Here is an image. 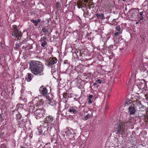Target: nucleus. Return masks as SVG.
Masks as SVG:
<instances>
[{
  "label": "nucleus",
  "mask_w": 148,
  "mask_h": 148,
  "mask_svg": "<svg viewBox=\"0 0 148 148\" xmlns=\"http://www.w3.org/2000/svg\"><path fill=\"white\" fill-rule=\"evenodd\" d=\"M65 133L67 136H71L73 134L74 132L71 128H66V129Z\"/></svg>",
  "instance_id": "obj_9"
},
{
  "label": "nucleus",
  "mask_w": 148,
  "mask_h": 148,
  "mask_svg": "<svg viewBox=\"0 0 148 148\" xmlns=\"http://www.w3.org/2000/svg\"><path fill=\"white\" fill-rule=\"evenodd\" d=\"M93 95H90L88 96V103H91L92 102L93 100Z\"/></svg>",
  "instance_id": "obj_22"
},
{
  "label": "nucleus",
  "mask_w": 148,
  "mask_h": 148,
  "mask_svg": "<svg viewBox=\"0 0 148 148\" xmlns=\"http://www.w3.org/2000/svg\"><path fill=\"white\" fill-rule=\"evenodd\" d=\"M29 68L32 73L35 75L40 76L44 75V66L39 61L34 60L31 61Z\"/></svg>",
  "instance_id": "obj_1"
},
{
  "label": "nucleus",
  "mask_w": 148,
  "mask_h": 148,
  "mask_svg": "<svg viewBox=\"0 0 148 148\" xmlns=\"http://www.w3.org/2000/svg\"><path fill=\"white\" fill-rule=\"evenodd\" d=\"M115 29L116 31H119V32H120V31L121 29V28L120 26H117L115 27Z\"/></svg>",
  "instance_id": "obj_37"
},
{
  "label": "nucleus",
  "mask_w": 148,
  "mask_h": 148,
  "mask_svg": "<svg viewBox=\"0 0 148 148\" xmlns=\"http://www.w3.org/2000/svg\"><path fill=\"white\" fill-rule=\"evenodd\" d=\"M68 111L69 112L75 114L78 113V111L76 110H75L73 108H70L68 110Z\"/></svg>",
  "instance_id": "obj_18"
},
{
  "label": "nucleus",
  "mask_w": 148,
  "mask_h": 148,
  "mask_svg": "<svg viewBox=\"0 0 148 148\" xmlns=\"http://www.w3.org/2000/svg\"><path fill=\"white\" fill-rule=\"evenodd\" d=\"M84 16L86 18H90V15L87 9H86V11L84 12Z\"/></svg>",
  "instance_id": "obj_19"
},
{
  "label": "nucleus",
  "mask_w": 148,
  "mask_h": 148,
  "mask_svg": "<svg viewBox=\"0 0 148 148\" xmlns=\"http://www.w3.org/2000/svg\"><path fill=\"white\" fill-rule=\"evenodd\" d=\"M145 99H146V100L148 101V94H145Z\"/></svg>",
  "instance_id": "obj_42"
},
{
  "label": "nucleus",
  "mask_w": 148,
  "mask_h": 148,
  "mask_svg": "<svg viewBox=\"0 0 148 148\" xmlns=\"http://www.w3.org/2000/svg\"><path fill=\"white\" fill-rule=\"evenodd\" d=\"M125 127L122 124H119L116 127L114 132L117 134H120L123 136L125 134Z\"/></svg>",
  "instance_id": "obj_3"
},
{
  "label": "nucleus",
  "mask_w": 148,
  "mask_h": 148,
  "mask_svg": "<svg viewBox=\"0 0 148 148\" xmlns=\"http://www.w3.org/2000/svg\"><path fill=\"white\" fill-rule=\"evenodd\" d=\"M56 8L58 9V8H60L61 7V4L59 2H57L56 4Z\"/></svg>",
  "instance_id": "obj_24"
},
{
  "label": "nucleus",
  "mask_w": 148,
  "mask_h": 148,
  "mask_svg": "<svg viewBox=\"0 0 148 148\" xmlns=\"http://www.w3.org/2000/svg\"><path fill=\"white\" fill-rule=\"evenodd\" d=\"M27 121V119H23L19 122V123L18 124V127L20 128L23 127L26 125Z\"/></svg>",
  "instance_id": "obj_10"
},
{
  "label": "nucleus",
  "mask_w": 148,
  "mask_h": 148,
  "mask_svg": "<svg viewBox=\"0 0 148 148\" xmlns=\"http://www.w3.org/2000/svg\"><path fill=\"white\" fill-rule=\"evenodd\" d=\"M90 115L89 114H87L86 115H85L83 118V119L85 121L87 120L90 116Z\"/></svg>",
  "instance_id": "obj_28"
},
{
  "label": "nucleus",
  "mask_w": 148,
  "mask_h": 148,
  "mask_svg": "<svg viewBox=\"0 0 148 148\" xmlns=\"http://www.w3.org/2000/svg\"><path fill=\"white\" fill-rule=\"evenodd\" d=\"M121 34L120 32H115L114 33V36L116 37L119 34Z\"/></svg>",
  "instance_id": "obj_38"
},
{
  "label": "nucleus",
  "mask_w": 148,
  "mask_h": 148,
  "mask_svg": "<svg viewBox=\"0 0 148 148\" xmlns=\"http://www.w3.org/2000/svg\"><path fill=\"white\" fill-rule=\"evenodd\" d=\"M143 12H140V13H139V14L140 16V19L139 21V22L140 21H141V20H143L144 19L143 17Z\"/></svg>",
  "instance_id": "obj_32"
},
{
  "label": "nucleus",
  "mask_w": 148,
  "mask_h": 148,
  "mask_svg": "<svg viewBox=\"0 0 148 148\" xmlns=\"http://www.w3.org/2000/svg\"><path fill=\"white\" fill-rule=\"evenodd\" d=\"M129 12L131 14L130 18H135L136 17L137 12L136 11L134 8L132 9Z\"/></svg>",
  "instance_id": "obj_8"
},
{
  "label": "nucleus",
  "mask_w": 148,
  "mask_h": 148,
  "mask_svg": "<svg viewBox=\"0 0 148 148\" xmlns=\"http://www.w3.org/2000/svg\"><path fill=\"white\" fill-rule=\"evenodd\" d=\"M30 21L31 22H32L34 24L35 26H37L38 25V23L36 20H34V19H32Z\"/></svg>",
  "instance_id": "obj_25"
},
{
  "label": "nucleus",
  "mask_w": 148,
  "mask_h": 148,
  "mask_svg": "<svg viewBox=\"0 0 148 148\" xmlns=\"http://www.w3.org/2000/svg\"><path fill=\"white\" fill-rule=\"evenodd\" d=\"M89 79V77L87 75H83L81 77V78L80 80L83 81L84 82V84L88 82Z\"/></svg>",
  "instance_id": "obj_12"
},
{
  "label": "nucleus",
  "mask_w": 148,
  "mask_h": 148,
  "mask_svg": "<svg viewBox=\"0 0 148 148\" xmlns=\"http://www.w3.org/2000/svg\"><path fill=\"white\" fill-rule=\"evenodd\" d=\"M97 84V83L96 82H95L93 83V85L94 86H95Z\"/></svg>",
  "instance_id": "obj_49"
},
{
  "label": "nucleus",
  "mask_w": 148,
  "mask_h": 148,
  "mask_svg": "<svg viewBox=\"0 0 148 148\" xmlns=\"http://www.w3.org/2000/svg\"><path fill=\"white\" fill-rule=\"evenodd\" d=\"M2 109H1L0 108V114H2Z\"/></svg>",
  "instance_id": "obj_48"
},
{
  "label": "nucleus",
  "mask_w": 148,
  "mask_h": 148,
  "mask_svg": "<svg viewBox=\"0 0 148 148\" xmlns=\"http://www.w3.org/2000/svg\"><path fill=\"white\" fill-rule=\"evenodd\" d=\"M51 128H52V127H51V126H49L47 128V130H48V132L49 133V134H50V132H51Z\"/></svg>",
  "instance_id": "obj_36"
},
{
  "label": "nucleus",
  "mask_w": 148,
  "mask_h": 148,
  "mask_svg": "<svg viewBox=\"0 0 148 148\" xmlns=\"http://www.w3.org/2000/svg\"><path fill=\"white\" fill-rule=\"evenodd\" d=\"M43 130L44 133L43 134L45 135L49 134L47 130V128L45 127H43Z\"/></svg>",
  "instance_id": "obj_23"
},
{
  "label": "nucleus",
  "mask_w": 148,
  "mask_h": 148,
  "mask_svg": "<svg viewBox=\"0 0 148 148\" xmlns=\"http://www.w3.org/2000/svg\"><path fill=\"white\" fill-rule=\"evenodd\" d=\"M53 117L51 116H48L46 118V121L47 122V123H51L52 124V123L53 122Z\"/></svg>",
  "instance_id": "obj_14"
},
{
  "label": "nucleus",
  "mask_w": 148,
  "mask_h": 148,
  "mask_svg": "<svg viewBox=\"0 0 148 148\" xmlns=\"http://www.w3.org/2000/svg\"><path fill=\"white\" fill-rule=\"evenodd\" d=\"M34 75L32 74L31 73H28L27 74V75L25 78V79L28 82H29L32 80V79Z\"/></svg>",
  "instance_id": "obj_15"
},
{
  "label": "nucleus",
  "mask_w": 148,
  "mask_h": 148,
  "mask_svg": "<svg viewBox=\"0 0 148 148\" xmlns=\"http://www.w3.org/2000/svg\"><path fill=\"white\" fill-rule=\"evenodd\" d=\"M43 86H41L39 89L40 92L45 97H49L47 96V90L46 87L44 88Z\"/></svg>",
  "instance_id": "obj_7"
},
{
  "label": "nucleus",
  "mask_w": 148,
  "mask_h": 148,
  "mask_svg": "<svg viewBox=\"0 0 148 148\" xmlns=\"http://www.w3.org/2000/svg\"><path fill=\"white\" fill-rule=\"evenodd\" d=\"M45 110L43 109H37L35 110L34 113L37 116L36 118L39 119L40 118L42 117L45 114Z\"/></svg>",
  "instance_id": "obj_5"
},
{
  "label": "nucleus",
  "mask_w": 148,
  "mask_h": 148,
  "mask_svg": "<svg viewBox=\"0 0 148 148\" xmlns=\"http://www.w3.org/2000/svg\"><path fill=\"white\" fill-rule=\"evenodd\" d=\"M143 106L139 99H136V100L133 101V105H130L128 108L130 114L131 115L134 114L135 112H136V108H138L140 109Z\"/></svg>",
  "instance_id": "obj_2"
},
{
  "label": "nucleus",
  "mask_w": 148,
  "mask_h": 148,
  "mask_svg": "<svg viewBox=\"0 0 148 148\" xmlns=\"http://www.w3.org/2000/svg\"><path fill=\"white\" fill-rule=\"evenodd\" d=\"M43 34H42L41 35V36H43Z\"/></svg>",
  "instance_id": "obj_53"
},
{
  "label": "nucleus",
  "mask_w": 148,
  "mask_h": 148,
  "mask_svg": "<svg viewBox=\"0 0 148 148\" xmlns=\"http://www.w3.org/2000/svg\"><path fill=\"white\" fill-rule=\"evenodd\" d=\"M138 69L140 70V74L143 77H146L148 75V71L144 66H140Z\"/></svg>",
  "instance_id": "obj_6"
},
{
  "label": "nucleus",
  "mask_w": 148,
  "mask_h": 148,
  "mask_svg": "<svg viewBox=\"0 0 148 148\" xmlns=\"http://www.w3.org/2000/svg\"><path fill=\"white\" fill-rule=\"evenodd\" d=\"M15 45L16 46L14 47V49L15 50H19L20 48V46L19 45V44L16 43Z\"/></svg>",
  "instance_id": "obj_26"
},
{
  "label": "nucleus",
  "mask_w": 148,
  "mask_h": 148,
  "mask_svg": "<svg viewBox=\"0 0 148 148\" xmlns=\"http://www.w3.org/2000/svg\"><path fill=\"white\" fill-rule=\"evenodd\" d=\"M137 112H136V113H135V116L136 117H140V116H143L141 114H140V113H139V112L138 113V114H137Z\"/></svg>",
  "instance_id": "obj_33"
},
{
  "label": "nucleus",
  "mask_w": 148,
  "mask_h": 148,
  "mask_svg": "<svg viewBox=\"0 0 148 148\" xmlns=\"http://www.w3.org/2000/svg\"><path fill=\"white\" fill-rule=\"evenodd\" d=\"M60 9H57V10L56 11V14L57 15H58L59 14V13L58 12H59V10H60Z\"/></svg>",
  "instance_id": "obj_40"
},
{
  "label": "nucleus",
  "mask_w": 148,
  "mask_h": 148,
  "mask_svg": "<svg viewBox=\"0 0 148 148\" xmlns=\"http://www.w3.org/2000/svg\"><path fill=\"white\" fill-rule=\"evenodd\" d=\"M42 31L44 33L47 32H48L49 29H47V27L45 26L42 28Z\"/></svg>",
  "instance_id": "obj_27"
},
{
  "label": "nucleus",
  "mask_w": 148,
  "mask_h": 148,
  "mask_svg": "<svg viewBox=\"0 0 148 148\" xmlns=\"http://www.w3.org/2000/svg\"><path fill=\"white\" fill-rule=\"evenodd\" d=\"M16 116H17V119L18 120H19L21 119V116L20 114H18L17 115H16Z\"/></svg>",
  "instance_id": "obj_39"
},
{
  "label": "nucleus",
  "mask_w": 148,
  "mask_h": 148,
  "mask_svg": "<svg viewBox=\"0 0 148 148\" xmlns=\"http://www.w3.org/2000/svg\"><path fill=\"white\" fill-rule=\"evenodd\" d=\"M38 102L40 105H43L44 103V101L42 99H39Z\"/></svg>",
  "instance_id": "obj_30"
},
{
  "label": "nucleus",
  "mask_w": 148,
  "mask_h": 148,
  "mask_svg": "<svg viewBox=\"0 0 148 148\" xmlns=\"http://www.w3.org/2000/svg\"><path fill=\"white\" fill-rule=\"evenodd\" d=\"M35 108V107L34 106H31V107H30V108L29 109L30 111H32V112H33Z\"/></svg>",
  "instance_id": "obj_35"
},
{
  "label": "nucleus",
  "mask_w": 148,
  "mask_h": 148,
  "mask_svg": "<svg viewBox=\"0 0 148 148\" xmlns=\"http://www.w3.org/2000/svg\"><path fill=\"white\" fill-rule=\"evenodd\" d=\"M4 115L2 114H0V121L1 122L4 120Z\"/></svg>",
  "instance_id": "obj_31"
},
{
  "label": "nucleus",
  "mask_w": 148,
  "mask_h": 148,
  "mask_svg": "<svg viewBox=\"0 0 148 148\" xmlns=\"http://www.w3.org/2000/svg\"><path fill=\"white\" fill-rule=\"evenodd\" d=\"M47 99L48 101V103L51 106H53L55 105L56 103L54 101H53V99L50 98L49 97H47Z\"/></svg>",
  "instance_id": "obj_13"
},
{
  "label": "nucleus",
  "mask_w": 148,
  "mask_h": 148,
  "mask_svg": "<svg viewBox=\"0 0 148 148\" xmlns=\"http://www.w3.org/2000/svg\"><path fill=\"white\" fill-rule=\"evenodd\" d=\"M12 36L14 37L19 38L21 37L22 36L23 34L21 32H19L17 29V26L16 25H13L12 26Z\"/></svg>",
  "instance_id": "obj_4"
},
{
  "label": "nucleus",
  "mask_w": 148,
  "mask_h": 148,
  "mask_svg": "<svg viewBox=\"0 0 148 148\" xmlns=\"http://www.w3.org/2000/svg\"><path fill=\"white\" fill-rule=\"evenodd\" d=\"M140 37L141 38H143V40H145L144 39V37L143 35H142V36H141Z\"/></svg>",
  "instance_id": "obj_45"
},
{
  "label": "nucleus",
  "mask_w": 148,
  "mask_h": 148,
  "mask_svg": "<svg viewBox=\"0 0 148 148\" xmlns=\"http://www.w3.org/2000/svg\"><path fill=\"white\" fill-rule=\"evenodd\" d=\"M57 59L56 58H51L49 61L48 62V64L50 66H51L56 64L57 62Z\"/></svg>",
  "instance_id": "obj_11"
},
{
  "label": "nucleus",
  "mask_w": 148,
  "mask_h": 148,
  "mask_svg": "<svg viewBox=\"0 0 148 148\" xmlns=\"http://www.w3.org/2000/svg\"><path fill=\"white\" fill-rule=\"evenodd\" d=\"M41 42V47L45 48L47 46V41H39Z\"/></svg>",
  "instance_id": "obj_17"
},
{
  "label": "nucleus",
  "mask_w": 148,
  "mask_h": 148,
  "mask_svg": "<svg viewBox=\"0 0 148 148\" xmlns=\"http://www.w3.org/2000/svg\"><path fill=\"white\" fill-rule=\"evenodd\" d=\"M16 107L18 110H21L23 108V106L21 104H18L16 106Z\"/></svg>",
  "instance_id": "obj_21"
},
{
  "label": "nucleus",
  "mask_w": 148,
  "mask_h": 148,
  "mask_svg": "<svg viewBox=\"0 0 148 148\" xmlns=\"http://www.w3.org/2000/svg\"><path fill=\"white\" fill-rule=\"evenodd\" d=\"M131 101L133 102V101L132 100H131V98H130V99L129 98H127L125 102V105H130V104H131V105H132Z\"/></svg>",
  "instance_id": "obj_20"
},
{
  "label": "nucleus",
  "mask_w": 148,
  "mask_h": 148,
  "mask_svg": "<svg viewBox=\"0 0 148 148\" xmlns=\"http://www.w3.org/2000/svg\"><path fill=\"white\" fill-rule=\"evenodd\" d=\"M138 23V22H136V24H137Z\"/></svg>",
  "instance_id": "obj_50"
},
{
  "label": "nucleus",
  "mask_w": 148,
  "mask_h": 148,
  "mask_svg": "<svg viewBox=\"0 0 148 148\" xmlns=\"http://www.w3.org/2000/svg\"><path fill=\"white\" fill-rule=\"evenodd\" d=\"M64 64H69L68 61L67 60H65L64 61Z\"/></svg>",
  "instance_id": "obj_44"
},
{
  "label": "nucleus",
  "mask_w": 148,
  "mask_h": 148,
  "mask_svg": "<svg viewBox=\"0 0 148 148\" xmlns=\"http://www.w3.org/2000/svg\"><path fill=\"white\" fill-rule=\"evenodd\" d=\"M48 41V40L47 39V37L45 36H43L41 37L40 40L39 41Z\"/></svg>",
  "instance_id": "obj_29"
},
{
  "label": "nucleus",
  "mask_w": 148,
  "mask_h": 148,
  "mask_svg": "<svg viewBox=\"0 0 148 148\" xmlns=\"http://www.w3.org/2000/svg\"><path fill=\"white\" fill-rule=\"evenodd\" d=\"M96 16L98 18L101 19L102 20H103L105 18L103 13H97L96 14Z\"/></svg>",
  "instance_id": "obj_16"
},
{
  "label": "nucleus",
  "mask_w": 148,
  "mask_h": 148,
  "mask_svg": "<svg viewBox=\"0 0 148 148\" xmlns=\"http://www.w3.org/2000/svg\"><path fill=\"white\" fill-rule=\"evenodd\" d=\"M22 48L25 50H28V48L27 46H23V47Z\"/></svg>",
  "instance_id": "obj_41"
},
{
  "label": "nucleus",
  "mask_w": 148,
  "mask_h": 148,
  "mask_svg": "<svg viewBox=\"0 0 148 148\" xmlns=\"http://www.w3.org/2000/svg\"><path fill=\"white\" fill-rule=\"evenodd\" d=\"M122 0L123 1H125L126 0Z\"/></svg>",
  "instance_id": "obj_51"
},
{
  "label": "nucleus",
  "mask_w": 148,
  "mask_h": 148,
  "mask_svg": "<svg viewBox=\"0 0 148 148\" xmlns=\"http://www.w3.org/2000/svg\"><path fill=\"white\" fill-rule=\"evenodd\" d=\"M125 10H127V9L125 8Z\"/></svg>",
  "instance_id": "obj_52"
},
{
  "label": "nucleus",
  "mask_w": 148,
  "mask_h": 148,
  "mask_svg": "<svg viewBox=\"0 0 148 148\" xmlns=\"http://www.w3.org/2000/svg\"><path fill=\"white\" fill-rule=\"evenodd\" d=\"M40 19H38L37 20V23H38H38L40 22Z\"/></svg>",
  "instance_id": "obj_47"
},
{
  "label": "nucleus",
  "mask_w": 148,
  "mask_h": 148,
  "mask_svg": "<svg viewBox=\"0 0 148 148\" xmlns=\"http://www.w3.org/2000/svg\"><path fill=\"white\" fill-rule=\"evenodd\" d=\"M39 133L40 134H43L44 133L43 130V127L42 128H40L38 129Z\"/></svg>",
  "instance_id": "obj_34"
},
{
  "label": "nucleus",
  "mask_w": 148,
  "mask_h": 148,
  "mask_svg": "<svg viewBox=\"0 0 148 148\" xmlns=\"http://www.w3.org/2000/svg\"><path fill=\"white\" fill-rule=\"evenodd\" d=\"M1 122L0 121V123Z\"/></svg>",
  "instance_id": "obj_54"
},
{
  "label": "nucleus",
  "mask_w": 148,
  "mask_h": 148,
  "mask_svg": "<svg viewBox=\"0 0 148 148\" xmlns=\"http://www.w3.org/2000/svg\"><path fill=\"white\" fill-rule=\"evenodd\" d=\"M97 82H98L99 84H100L101 83L102 81H101L100 79H98L97 80Z\"/></svg>",
  "instance_id": "obj_43"
},
{
  "label": "nucleus",
  "mask_w": 148,
  "mask_h": 148,
  "mask_svg": "<svg viewBox=\"0 0 148 148\" xmlns=\"http://www.w3.org/2000/svg\"><path fill=\"white\" fill-rule=\"evenodd\" d=\"M108 106L107 105H106L105 107V110H106L108 109Z\"/></svg>",
  "instance_id": "obj_46"
}]
</instances>
